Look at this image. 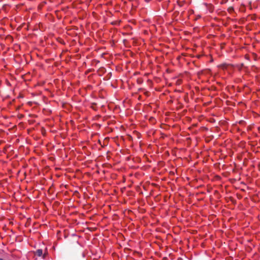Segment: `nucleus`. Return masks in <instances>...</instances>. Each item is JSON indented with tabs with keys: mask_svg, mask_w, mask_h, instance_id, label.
<instances>
[{
	"mask_svg": "<svg viewBox=\"0 0 260 260\" xmlns=\"http://www.w3.org/2000/svg\"><path fill=\"white\" fill-rule=\"evenodd\" d=\"M36 254L38 256H41L43 254V250L41 249H38L36 252Z\"/></svg>",
	"mask_w": 260,
	"mask_h": 260,
	"instance_id": "obj_1",
	"label": "nucleus"
}]
</instances>
